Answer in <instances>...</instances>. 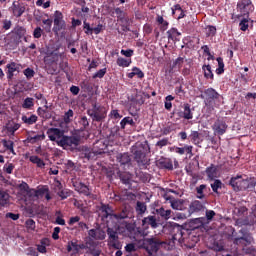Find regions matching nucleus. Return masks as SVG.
I'll use <instances>...</instances> for the list:
<instances>
[{
    "label": "nucleus",
    "instance_id": "20e7f679",
    "mask_svg": "<svg viewBox=\"0 0 256 256\" xmlns=\"http://www.w3.org/2000/svg\"><path fill=\"white\" fill-rule=\"evenodd\" d=\"M87 115L91 117L92 121L101 123L107 117V109L105 107L93 104L92 108L87 110Z\"/></svg>",
    "mask_w": 256,
    "mask_h": 256
},
{
    "label": "nucleus",
    "instance_id": "a878e982",
    "mask_svg": "<svg viewBox=\"0 0 256 256\" xmlns=\"http://www.w3.org/2000/svg\"><path fill=\"white\" fill-rule=\"evenodd\" d=\"M189 137L194 145H201L203 143V138H201L199 131H192Z\"/></svg>",
    "mask_w": 256,
    "mask_h": 256
},
{
    "label": "nucleus",
    "instance_id": "0e129e2a",
    "mask_svg": "<svg viewBox=\"0 0 256 256\" xmlns=\"http://www.w3.org/2000/svg\"><path fill=\"white\" fill-rule=\"evenodd\" d=\"M239 26H240L241 31H247V29H249V21L247 19H243L239 23Z\"/></svg>",
    "mask_w": 256,
    "mask_h": 256
},
{
    "label": "nucleus",
    "instance_id": "0eeeda50",
    "mask_svg": "<svg viewBox=\"0 0 256 256\" xmlns=\"http://www.w3.org/2000/svg\"><path fill=\"white\" fill-rule=\"evenodd\" d=\"M63 18L64 16L61 11L56 10L54 12V27H53L54 33H59V31H65V29H67V23Z\"/></svg>",
    "mask_w": 256,
    "mask_h": 256
},
{
    "label": "nucleus",
    "instance_id": "aec40b11",
    "mask_svg": "<svg viewBox=\"0 0 256 256\" xmlns=\"http://www.w3.org/2000/svg\"><path fill=\"white\" fill-rule=\"evenodd\" d=\"M9 203H11V195L3 188H0V207H7Z\"/></svg>",
    "mask_w": 256,
    "mask_h": 256
},
{
    "label": "nucleus",
    "instance_id": "bf43d9fd",
    "mask_svg": "<svg viewBox=\"0 0 256 256\" xmlns=\"http://www.w3.org/2000/svg\"><path fill=\"white\" fill-rule=\"evenodd\" d=\"M13 169H15V165H13V163H10L8 165L6 164L3 167V171L8 175H11V173H13Z\"/></svg>",
    "mask_w": 256,
    "mask_h": 256
},
{
    "label": "nucleus",
    "instance_id": "c756f323",
    "mask_svg": "<svg viewBox=\"0 0 256 256\" xmlns=\"http://www.w3.org/2000/svg\"><path fill=\"white\" fill-rule=\"evenodd\" d=\"M25 10L26 8L23 4L16 5L15 3H13V13L15 17H21V15L25 13Z\"/></svg>",
    "mask_w": 256,
    "mask_h": 256
},
{
    "label": "nucleus",
    "instance_id": "c85d7f7f",
    "mask_svg": "<svg viewBox=\"0 0 256 256\" xmlns=\"http://www.w3.org/2000/svg\"><path fill=\"white\" fill-rule=\"evenodd\" d=\"M183 112L184 119H186V121H190V119H193V111H191V105H189V103H185L183 105Z\"/></svg>",
    "mask_w": 256,
    "mask_h": 256
},
{
    "label": "nucleus",
    "instance_id": "a211bd4d",
    "mask_svg": "<svg viewBox=\"0 0 256 256\" xmlns=\"http://www.w3.org/2000/svg\"><path fill=\"white\" fill-rule=\"evenodd\" d=\"M117 16V19L121 21V23H126V25L129 24V18L126 17L125 11H123L121 8H115L114 11H112L111 16L115 17Z\"/></svg>",
    "mask_w": 256,
    "mask_h": 256
},
{
    "label": "nucleus",
    "instance_id": "5701e85b",
    "mask_svg": "<svg viewBox=\"0 0 256 256\" xmlns=\"http://www.w3.org/2000/svg\"><path fill=\"white\" fill-rule=\"evenodd\" d=\"M172 15L175 19H183L185 17V11H183L180 4H176L172 7Z\"/></svg>",
    "mask_w": 256,
    "mask_h": 256
},
{
    "label": "nucleus",
    "instance_id": "473e14b6",
    "mask_svg": "<svg viewBox=\"0 0 256 256\" xmlns=\"http://www.w3.org/2000/svg\"><path fill=\"white\" fill-rule=\"evenodd\" d=\"M202 71H204V77L206 79H211V81H213L214 79V75H213V71L211 70V65H203L202 66Z\"/></svg>",
    "mask_w": 256,
    "mask_h": 256
},
{
    "label": "nucleus",
    "instance_id": "4c0bfd02",
    "mask_svg": "<svg viewBox=\"0 0 256 256\" xmlns=\"http://www.w3.org/2000/svg\"><path fill=\"white\" fill-rule=\"evenodd\" d=\"M44 61L45 63H47L48 65H52V63H56V61H59V55L58 54H50V55H47L45 58H44Z\"/></svg>",
    "mask_w": 256,
    "mask_h": 256
},
{
    "label": "nucleus",
    "instance_id": "338daca9",
    "mask_svg": "<svg viewBox=\"0 0 256 256\" xmlns=\"http://www.w3.org/2000/svg\"><path fill=\"white\" fill-rule=\"evenodd\" d=\"M19 127H21V125L14 124L12 126H8L7 131H8V133H11L12 135H15V131H18Z\"/></svg>",
    "mask_w": 256,
    "mask_h": 256
},
{
    "label": "nucleus",
    "instance_id": "cd10ccee",
    "mask_svg": "<svg viewBox=\"0 0 256 256\" xmlns=\"http://www.w3.org/2000/svg\"><path fill=\"white\" fill-rule=\"evenodd\" d=\"M157 215H160L162 219H165V221H169L171 219V210H165V208L161 207L156 209Z\"/></svg>",
    "mask_w": 256,
    "mask_h": 256
},
{
    "label": "nucleus",
    "instance_id": "7c9ffc66",
    "mask_svg": "<svg viewBox=\"0 0 256 256\" xmlns=\"http://www.w3.org/2000/svg\"><path fill=\"white\" fill-rule=\"evenodd\" d=\"M67 251L68 253H71V251H73L74 254L79 253V244L77 243V240L68 242Z\"/></svg>",
    "mask_w": 256,
    "mask_h": 256
},
{
    "label": "nucleus",
    "instance_id": "de8ad7c7",
    "mask_svg": "<svg viewBox=\"0 0 256 256\" xmlns=\"http://www.w3.org/2000/svg\"><path fill=\"white\" fill-rule=\"evenodd\" d=\"M42 23L44 26V30L46 33H51V27H53V20L51 19H44L42 20Z\"/></svg>",
    "mask_w": 256,
    "mask_h": 256
},
{
    "label": "nucleus",
    "instance_id": "603ef678",
    "mask_svg": "<svg viewBox=\"0 0 256 256\" xmlns=\"http://www.w3.org/2000/svg\"><path fill=\"white\" fill-rule=\"evenodd\" d=\"M131 102L134 103V105H143L145 103V98L141 95H137L136 98H132Z\"/></svg>",
    "mask_w": 256,
    "mask_h": 256
},
{
    "label": "nucleus",
    "instance_id": "f704fd0d",
    "mask_svg": "<svg viewBox=\"0 0 256 256\" xmlns=\"http://www.w3.org/2000/svg\"><path fill=\"white\" fill-rule=\"evenodd\" d=\"M168 39L171 41H176V39L181 35V33L177 30V28H171L167 31Z\"/></svg>",
    "mask_w": 256,
    "mask_h": 256
},
{
    "label": "nucleus",
    "instance_id": "79ce46f5",
    "mask_svg": "<svg viewBox=\"0 0 256 256\" xmlns=\"http://www.w3.org/2000/svg\"><path fill=\"white\" fill-rule=\"evenodd\" d=\"M31 163L37 165V167L43 168L45 167V162L39 158L38 156H30Z\"/></svg>",
    "mask_w": 256,
    "mask_h": 256
},
{
    "label": "nucleus",
    "instance_id": "4468645a",
    "mask_svg": "<svg viewBox=\"0 0 256 256\" xmlns=\"http://www.w3.org/2000/svg\"><path fill=\"white\" fill-rule=\"evenodd\" d=\"M200 211H205V204L199 200L192 201L189 205L188 213L193 215V213H199Z\"/></svg>",
    "mask_w": 256,
    "mask_h": 256
},
{
    "label": "nucleus",
    "instance_id": "f257e3e1",
    "mask_svg": "<svg viewBox=\"0 0 256 256\" xmlns=\"http://www.w3.org/2000/svg\"><path fill=\"white\" fill-rule=\"evenodd\" d=\"M140 245L149 255H153V253H157V251L161 249L163 241L159 240L157 237L145 238L140 241Z\"/></svg>",
    "mask_w": 256,
    "mask_h": 256
},
{
    "label": "nucleus",
    "instance_id": "e433bc0d",
    "mask_svg": "<svg viewBox=\"0 0 256 256\" xmlns=\"http://www.w3.org/2000/svg\"><path fill=\"white\" fill-rule=\"evenodd\" d=\"M156 21L158 25L160 26L161 31H167V28L169 27V22H167L163 16H157Z\"/></svg>",
    "mask_w": 256,
    "mask_h": 256
},
{
    "label": "nucleus",
    "instance_id": "ea45409f",
    "mask_svg": "<svg viewBox=\"0 0 256 256\" xmlns=\"http://www.w3.org/2000/svg\"><path fill=\"white\" fill-rule=\"evenodd\" d=\"M170 231H176L175 234L172 235V241L173 243H175V241H179V239H181V237H183V233L181 232V230H179V227L177 228H173V227H170Z\"/></svg>",
    "mask_w": 256,
    "mask_h": 256
},
{
    "label": "nucleus",
    "instance_id": "c03bdc74",
    "mask_svg": "<svg viewBox=\"0 0 256 256\" xmlns=\"http://www.w3.org/2000/svg\"><path fill=\"white\" fill-rule=\"evenodd\" d=\"M171 207H172V209H175L176 211H181L183 209V201L182 200H173V201H171Z\"/></svg>",
    "mask_w": 256,
    "mask_h": 256
},
{
    "label": "nucleus",
    "instance_id": "ddd939ff",
    "mask_svg": "<svg viewBox=\"0 0 256 256\" xmlns=\"http://www.w3.org/2000/svg\"><path fill=\"white\" fill-rule=\"evenodd\" d=\"M157 167L159 169H167L168 171H173V160L171 158L161 157L156 161Z\"/></svg>",
    "mask_w": 256,
    "mask_h": 256
},
{
    "label": "nucleus",
    "instance_id": "052dcab7",
    "mask_svg": "<svg viewBox=\"0 0 256 256\" xmlns=\"http://www.w3.org/2000/svg\"><path fill=\"white\" fill-rule=\"evenodd\" d=\"M42 35H43V29H41V27H36L33 32L34 39H41Z\"/></svg>",
    "mask_w": 256,
    "mask_h": 256
},
{
    "label": "nucleus",
    "instance_id": "6e6d98bb",
    "mask_svg": "<svg viewBox=\"0 0 256 256\" xmlns=\"http://www.w3.org/2000/svg\"><path fill=\"white\" fill-rule=\"evenodd\" d=\"M83 25H84V29H86L85 30L86 35H93V27H91V24H89L87 20H84Z\"/></svg>",
    "mask_w": 256,
    "mask_h": 256
},
{
    "label": "nucleus",
    "instance_id": "393cba45",
    "mask_svg": "<svg viewBox=\"0 0 256 256\" xmlns=\"http://www.w3.org/2000/svg\"><path fill=\"white\" fill-rule=\"evenodd\" d=\"M249 7H251V0H240L237 3V9H239L241 13H247Z\"/></svg>",
    "mask_w": 256,
    "mask_h": 256
},
{
    "label": "nucleus",
    "instance_id": "49530a36",
    "mask_svg": "<svg viewBox=\"0 0 256 256\" xmlns=\"http://www.w3.org/2000/svg\"><path fill=\"white\" fill-rule=\"evenodd\" d=\"M33 101H34L33 98L27 97L22 104L23 109H31V107L35 105Z\"/></svg>",
    "mask_w": 256,
    "mask_h": 256
},
{
    "label": "nucleus",
    "instance_id": "13d9d810",
    "mask_svg": "<svg viewBox=\"0 0 256 256\" xmlns=\"http://www.w3.org/2000/svg\"><path fill=\"white\" fill-rule=\"evenodd\" d=\"M24 75L25 77H27L28 79H33V77H35V70L31 69V68H26L24 70Z\"/></svg>",
    "mask_w": 256,
    "mask_h": 256
},
{
    "label": "nucleus",
    "instance_id": "a19ab883",
    "mask_svg": "<svg viewBox=\"0 0 256 256\" xmlns=\"http://www.w3.org/2000/svg\"><path fill=\"white\" fill-rule=\"evenodd\" d=\"M118 67H129L131 65V59H125L123 57H119L116 60Z\"/></svg>",
    "mask_w": 256,
    "mask_h": 256
},
{
    "label": "nucleus",
    "instance_id": "69168bd1",
    "mask_svg": "<svg viewBox=\"0 0 256 256\" xmlns=\"http://www.w3.org/2000/svg\"><path fill=\"white\" fill-rule=\"evenodd\" d=\"M26 227L27 229H29L30 231H35V220L33 219H28L26 221Z\"/></svg>",
    "mask_w": 256,
    "mask_h": 256
},
{
    "label": "nucleus",
    "instance_id": "72a5a7b5",
    "mask_svg": "<svg viewBox=\"0 0 256 256\" xmlns=\"http://www.w3.org/2000/svg\"><path fill=\"white\" fill-rule=\"evenodd\" d=\"M37 115L32 114L30 117H27L25 115L22 116V121L26 125H35V122L37 121Z\"/></svg>",
    "mask_w": 256,
    "mask_h": 256
},
{
    "label": "nucleus",
    "instance_id": "4d7b16f0",
    "mask_svg": "<svg viewBox=\"0 0 256 256\" xmlns=\"http://www.w3.org/2000/svg\"><path fill=\"white\" fill-rule=\"evenodd\" d=\"M74 113L71 109H69L67 112L64 114V123H71V118L73 117Z\"/></svg>",
    "mask_w": 256,
    "mask_h": 256
},
{
    "label": "nucleus",
    "instance_id": "2f4dec72",
    "mask_svg": "<svg viewBox=\"0 0 256 256\" xmlns=\"http://www.w3.org/2000/svg\"><path fill=\"white\" fill-rule=\"evenodd\" d=\"M131 179H133V175L129 172H124L120 174V180L124 185H131Z\"/></svg>",
    "mask_w": 256,
    "mask_h": 256
},
{
    "label": "nucleus",
    "instance_id": "e2e57ef3",
    "mask_svg": "<svg viewBox=\"0 0 256 256\" xmlns=\"http://www.w3.org/2000/svg\"><path fill=\"white\" fill-rule=\"evenodd\" d=\"M132 71L134 72V75L138 77V79H143V77H145V73H143L138 67H133Z\"/></svg>",
    "mask_w": 256,
    "mask_h": 256
},
{
    "label": "nucleus",
    "instance_id": "7ed1b4c3",
    "mask_svg": "<svg viewBox=\"0 0 256 256\" xmlns=\"http://www.w3.org/2000/svg\"><path fill=\"white\" fill-rule=\"evenodd\" d=\"M106 233L108 235L107 246L109 249H123V244L119 240V232H117V229L108 226Z\"/></svg>",
    "mask_w": 256,
    "mask_h": 256
},
{
    "label": "nucleus",
    "instance_id": "a18cd8bd",
    "mask_svg": "<svg viewBox=\"0 0 256 256\" xmlns=\"http://www.w3.org/2000/svg\"><path fill=\"white\" fill-rule=\"evenodd\" d=\"M205 189H207V185L205 184H201L200 186L196 187V193L198 194V199H204L205 198V194H203V191H205Z\"/></svg>",
    "mask_w": 256,
    "mask_h": 256
},
{
    "label": "nucleus",
    "instance_id": "5fc2aeb1",
    "mask_svg": "<svg viewBox=\"0 0 256 256\" xmlns=\"http://www.w3.org/2000/svg\"><path fill=\"white\" fill-rule=\"evenodd\" d=\"M167 145H169V138H163L156 143V147H159V149H163Z\"/></svg>",
    "mask_w": 256,
    "mask_h": 256
},
{
    "label": "nucleus",
    "instance_id": "4be33fe9",
    "mask_svg": "<svg viewBox=\"0 0 256 256\" xmlns=\"http://www.w3.org/2000/svg\"><path fill=\"white\" fill-rule=\"evenodd\" d=\"M142 225H150L152 229H157L159 227V224L157 223V218L155 216H147L143 218Z\"/></svg>",
    "mask_w": 256,
    "mask_h": 256
},
{
    "label": "nucleus",
    "instance_id": "f03ea898",
    "mask_svg": "<svg viewBox=\"0 0 256 256\" xmlns=\"http://www.w3.org/2000/svg\"><path fill=\"white\" fill-rule=\"evenodd\" d=\"M105 149H107V143L105 140H97L91 150H85L84 157L85 159L91 160L95 159L97 155H103L105 153Z\"/></svg>",
    "mask_w": 256,
    "mask_h": 256
},
{
    "label": "nucleus",
    "instance_id": "2eb2a0df",
    "mask_svg": "<svg viewBox=\"0 0 256 256\" xmlns=\"http://www.w3.org/2000/svg\"><path fill=\"white\" fill-rule=\"evenodd\" d=\"M6 68L8 69L7 79H8V81H11V79H13V77L15 76V72L19 73V71L21 69V65L15 63V62H11L6 65Z\"/></svg>",
    "mask_w": 256,
    "mask_h": 256
},
{
    "label": "nucleus",
    "instance_id": "9d476101",
    "mask_svg": "<svg viewBox=\"0 0 256 256\" xmlns=\"http://www.w3.org/2000/svg\"><path fill=\"white\" fill-rule=\"evenodd\" d=\"M228 127L227 122L223 118H218L212 125V130L214 131V135H225Z\"/></svg>",
    "mask_w": 256,
    "mask_h": 256
},
{
    "label": "nucleus",
    "instance_id": "f3484780",
    "mask_svg": "<svg viewBox=\"0 0 256 256\" xmlns=\"http://www.w3.org/2000/svg\"><path fill=\"white\" fill-rule=\"evenodd\" d=\"M243 177L238 175L236 177H232L229 181V185H231L234 191H242Z\"/></svg>",
    "mask_w": 256,
    "mask_h": 256
},
{
    "label": "nucleus",
    "instance_id": "680f3d73",
    "mask_svg": "<svg viewBox=\"0 0 256 256\" xmlns=\"http://www.w3.org/2000/svg\"><path fill=\"white\" fill-rule=\"evenodd\" d=\"M127 217H129V215L127 214V209H123L121 213L115 214L114 219H127Z\"/></svg>",
    "mask_w": 256,
    "mask_h": 256
},
{
    "label": "nucleus",
    "instance_id": "f8f14e48",
    "mask_svg": "<svg viewBox=\"0 0 256 256\" xmlns=\"http://www.w3.org/2000/svg\"><path fill=\"white\" fill-rule=\"evenodd\" d=\"M73 187L75 188V191H77V193L85 195V197H90L91 189H89V186L85 185L83 182H73Z\"/></svg>",
    "mask_w": 256,
    "mask_h": 256
},
{
    "label": "nucleus",
    "instance_id": "1a4fd4ad",
    "mask_svg": "<svg viewBox=\"0 0 256 256\" xmlns=\"http://www.w3.org/2000/svg\"><path fill=\"white\" fill-rule=\"evenodd\" d=\"M46 135H48V139L50 141L55 142L57 145H59V142L65 135V131L61 130L60 128H49L46 131Z\"/></svg>",
    "mask_w": 256,
    "mask_h": 256
},
{
    "label": "nucleus",
    "instance_id": "37998d69",
    "mask_svg": "<svg viewBox=\"0 0 256 256\" xmlns=\"http://www.w3.org/2000/svg\"><path fill=\"white\" fill-rule=\"evenodd\" d=\"M126 125H135V121L131 117H125L120 122L121 129H125Z\"/></svg>",
    "mask_w": 256,
    "mask_h": 256
},
{
    "label": "nucleus",
    "instance_id": "423d86ee",
    "mask_svg": "<svg viewBox=\"0 0 256 256\" xmlns=\"http://www.w3.org/2000/svg\"><path fill=\"white\" fill-rule=\"evenodd\" d=\"M132 153L138 167H147V165H150V160L149 158H147V154L145 153V150L143 148L133 146Z\"/></svg>",
    "mask_w": 256,
    "mask_h": 256
},
{
    "label": "nucleus",
    "instance_id": "6ab92c4d",
    "mask_svg": "<svg viewBox=\"0 0 256 256\" xmlns=\"http://www.w3.org/2000/svg\"><path fill=\"white\" fill-rule=\"evenodd\" d=\"M116 161L120 165H129V163H131V155H129V153H127V152L117 153Z\"/></svg>",
    "mask_w": 256,
    "mask_h": 256
},
{
    "label": "nucleus",
    "instance_id": "bb28decb",
    "mask_svg": "<svg viewBox=\"0 0 256 256\" xmlns=\"http://www.w3.org/2000/svg\"><path fill=\"white\" fill-rule=\"evenodd\" d=\"M37 113L41 119H51V113H49V106L47 105L44 108L39 107Z\"/></svg>",
    "mask_w": 256,
    "mask_h": 256
},
{
    "label": "nucleus",
    "instance_id": "774afa93",
    "mask_svg": "<svg viewBox=\"0 0 256 256\" xmlns=\"http://www.w3.org/2000/svg\"><path fill=\"white\" fill-rule=\"evenodd\" d=\"M47 193H49V187L47 186H43L36 191V195H46Z\"/></svg>",
    "mask_w": 256,
    "mask_h": 256
},
{
    "label": "nucleus",
    "instance_id": "b1692460",
    "mask_svg": "<svg viewBox=\"0 0 256 256\" xmlns=\"http://www.w3.org/2000/svg\"><path fill=\"white\" fill-rule=\"evenodd\" d=\"M205 173L210 179V181H213V179L217 178V166L215 164H211L209 167L206 168Z\"/></svg>",
    "mask_w": 256,
    "mask_h": 256
},
{
    "label": "nucleus",
    "instance_id": "3c124183",
    "mask_svg": "<svg viewBox=\"0 0 256 256\" xmlns=\"http://www.w3.org/2000/svg\"><path fill=\"white\" fill-rule=\"evenodd\" d=\"M79 124L81 125V131H85V129L89 127V120L87 119V116L81 117Z\"/></svg>",
    "mask_w": 256,
    "mask_h": 256
},
{
    "label": "nucleus",
    "instance_id": "6e6552de",
    "mask_svg": "<svg viewBox=\"0 0 256 256\" xmlns=\"http://www.w3.org/2000/svg\"><path fill=\"white\" fill-rule=\"evenodd\" d=\"M99 216L102 221L107 224V227H109V219H114V217H116L115 214H113V209L110 208L108 204H101L99 208Z\"/></svg>",
    "mask_w": 256,
    "mask_h": 256
},
{
    "label": "nucleus",
    "instance_id": "09e8293b",
    "mask_svg": "<svg viewBox=\"0 0 256 256\" xmlns=\"http://www.w3.org/2000/svg\"><path fill=\"white\" fill-rule=\"evenodd\" d=\"M223 187V182L221 180H215L214 183L211 184V189L214 193H218L219 189Z\"/></svg>",
    "mask_w": 256,
    "mask_h": 256
},
{
    "label": "nucleus",
    "instance_id": "412c9836",
    "mask_svg": "<svg viewBox=\"0 0 256 256\" xmlns=\"http://www.w3.org/2000/svg\"><path fill=\"white\" fill-rule=\"evenodd\" d=\"M173 152L177 153L178 155H190L193 157V146L185 145L184 147H173Z\"/></svg>",
    "mask_w": 256,
    "mask_h": 256
},
{
    "label": "nucleus",
    "instance_id": "c9c22d12",
    "mask_svg": "<svg viewBox=\"0 0 256 256\" xmlns=\"http://www.w3.org/2000/svg\"><path fill=\"white\" fill-rule=\"evenodd\" d=\"M145 211H147V204H145V202L138 201L136 203V213H138V215H143L145 214Z\"/></svg>",
    "mask_w": 256,
    "mask_h": 256
},
{
    "label": "nucleus",
    "instance_id": "dca6fc26",
    "mask_svg": "<svg viewBox=\"0 0 256 256\" xmlns=\"http://www.w3.org/2000/svg\"><path fill=\"white\" fill-rule=\"evenodd\" d=\"M201 99H206L208 103L211 101H215V99H219V93L213 88H208L204 91V96L201 95Z\"/></svg>",
    "mask_w": 256,
    "mask_h": 256
},
{
    "label": "nucleus",
    "instance_id": "39448f33",
    "mask_svg": "<svg viewBox=\"0 0 256 256\" xmlns=\"http://www.w3.org/2000/svg\"><path fill=\"white\" fill-rule=\"evenodd\" d=\"M79 143H81V138L79 136H67L64 134L62 139L58 141V147H62L63 149H75L76 147H79Z\"/></svg>",
    "mask_w": 256,
    "mask_h": 256
},
{
    "label": "nucleus",
    "instance_id": "58836bf2",
    "mask_svg": "<svg viewBox=\"0 0 256 256\" xmlns=\"http://www.w3.org/2000/svg\"><path fill=\"white\" fill-rule=\"evenodd\" d=\"M185 63H187V60L185 59V57H178L173 61V67L177 69H181L183 65H185Z\"/></svg>",
    "mask_w": 256,
    "mask_h": 256
},
{
    "label": "nucleus",
    "instance_id": "8fccbe9b",
    "mask_svg": "<svg viewBox=\"0 0 256 256\" xmlns=\"http://www.w3.org/2000/svg\"><path fill=\"white\" fill-rule=\"evenodd\" d=\"M107 74V68L98 70L92 77L93 79H103Z\"/></svg>",
    "mask_w": 256,
    "mask_h": 256
},
{
    "label": "nucleus",
    "instance_id": "864d4df0",
    "mask_svg": "<svg viewBox=\"0 0 256 256\" xmlns=\"http://www.w3.org/2000/svg\"><path fill=\"white\" fill-rule=\"evenodd\" d=\"M2 145L5 149H7V151H9V149L15 147V142L11 141V140H2Z\"/></svg>",
    "mask_w": 256,
    "mask_h": 256
},
{
    "label": "nucleus",
    "instance_id": "9b49d317",
    "mask_svg": "<svg viewBox=\"0 0 256 256\" xmlns=\"http://www.w3.org/2000/svg\"><path fill=\"white\" fill-rule=\"evenodd\" d=\"M88 235L95 241H105V238L107 237V233L101 228L90 229Z\"/></svg>",
    "mask_w": 256,
    "mask_h": 256
}]
</instances>
